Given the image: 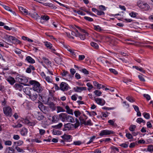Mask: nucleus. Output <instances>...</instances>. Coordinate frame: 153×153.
I'll list each match as a JSON object with an SVG mask.
<instances>
[{"label":"nucleus","instance_id":"1","mask_svg":"<svg viewBox=\"0 0 153 153\" xmlns=\"http://www.w3.org/2000/svg\"><path fill=\"white\" fill-rule=\"evenodd\" d=\"M74 124L70 123H67L64 125V128H63V131H70L72 130V128L74 127L75 128H77L80 125L79 121L77 118H76Z\"/></svg>","mask_w":153,"mask_h":153},{"label":"nucleus","instance_id":"2","mask_svg":"<svg viewBox=\"0 0 153 153\" xmlns=\"http://www.w3.org/2000/svg\"><path fill=\"white\" fill-rule=\"evenodd\" d=\"M31 84L33 85V89L35 91V92L37 91L40 93L43 90V88L38 82L33 81H31Z\"/></svg>","mask_w":153,"mask_h":153},{"label":"nucleus","instance_id":"3","mask_svg":"<svg viewBox=\"0 0 153 153\" xmlns=\"http://www.w3.org/2000/svg\"><path fill=\"white\" fill-rule=\"evenodd\" d=\"M12 109L10 106H6L3 108V111L6 116L11 117L13 115Z\"/></svg>","mask_w":153,"mask_h":153},{"label":"nucleus","instance_id":"4","mask_svg":"<svg viewBox=\"0 0 153 153\" xmlns=\"http://www.w3.org/2000/svg\"><path fill=\"white\" fill-rule=\"evenodd\" d=\"M39 99L42 100L45 104L47 105L51 102V98L49 96H43V97L40 96L39 97Z\"/></svg>","mask_w":153,"mask_h":153},{"label":"nucleus","instance_id":"5","mask_svg":"<svg viewBox=\"0 0 153 153\" xmlns=\"http://www.w3.org/2000/svg\"><path fill=\"white\" fill-rule=\"evenodd\" d=\"M3 38L8 42L13 43V42L15 39V37L9 35L5 33L3 34Z\"/></svg>","mask_w":153,"mask_h":153},{"label":"nucleus","instance_id":"6","mask_svg":"<svg viewBox=\"0 0 153 153\" xmlns=\"http://www.w3.org/2000/svg\"><path fill=\"white\" fill-rule=\"evenodd\" d=\"M45 45L47 48L50 49L51 51L56 55L59 56V54L52 47V44L47 41L44 42Z\"/></svg>","mask_w":153,"mask_h":153},{"label":"nucleus","instance_id":"7","mask_svg":"<svg viewBox=\"0 0 153 153\" xmlns=\"http://www.w3.org/2000/svg\"><path fill=\"white\" fill-rule=\"evenodd\" d=\"M16 79L17 81L22 84L26 83L28 81L26 77L20 76H17L16 77Z\"/></svg>","mask_w":153,"mask_h":153},{"label":"nucleus","instance_id":"8","mask_svg":"<svg viewBox=\"0 0 153 153\" xmlns=\"http://www.w3.org/2000/svg\"><path fill=\"white\" fill-rule=\"evenodd\" d=\"M61 74L63 77H65V78L68 80H70L72 78V76L69 74L68 72L64 70H62L61 72Z\"/></svg>","mask_w":153,"mask_h":153},{"label":"nucleus","instance_id":"9","mask_svg":"<svg viewBox=\"0 0 153 153\" xmlns=\"http://www.w3.org/2000/svg\"><path fill=\"white\" fill-rule=\"evenodd\" d=\"M65 48L70 52V54L73 58H76L78 55V53L76 51L72 48H69L66 46L65 47Z\"/></svg>","mask_w":153,"mask_h":153},{"label":"nucleus","instance_id":"10","mask_svg":"<svg viewBox=\"0 0 153 153\" xmlns=\"http://www.w3.org/2000/svg\"><path fill=\"white\" fill-rule=\"evenodd\" d=\"M114 133V132L112 131L108 130H102L100 131L99 135L101 136H102L112 134H113Z\"/></svg>","mask_w":153,"mask_h":153},{"label":"nucleus","instance_id":"11","mask_svg":"<svg viewBox=\"0 0 153 153\" xmlns=\"http://www.w3.org/2000/svg\"><path fill=\"white\" fill-rule=\"evenodd\" d=\"M75 121L74 118L72 116L68 115L67 114H66L65 122L74 123L75 122Z\"/></svg>","mask_w":153,"mask_h":153},{"label":"nucleus","instance_id":"12","mask_svg":"<svg viewBox=\"0 0 153 153\" xmlns=\"http://www.w3.org/2000/svg\"><path fill=\"white\" fill-rule=\"evenodd\" d=\"M31 93L29 95L30 98L33 101L36 100L37 97L38 95L36 92H35L34 90L32 91Z\"/></svg>","mask_w":153,"mask_h":153},{"label":"nucleus","instance_id":"13","mask_svg":"<svg viewBox=\"0 0 153 153\" xmlns=\"http://www.w3.org/2000/svg\"><path fill=\"white\" fill-rule=\"evenodd\" d=\"M69 88L68 85L66 83L62 82L60 85V89L63 91H67Z\"/></svg>","mask_w":153,"mask_h":153},{"label":"nucleus","instance_id":"14","mask_svg":"<svg viewBox=\"0 0 153 153\" xmlns=\"http://www.w3.org/2000/svg\"><path fill=\"white\" fill-rule=\"evenodd\" d=\"M94 100L98 104L102 106L103 105L105 102L103 99L99 98H94Z\"/></svg>","mask_w":153,"mask_h":153},{"label":"nucleus","instance_id":"15","mask_svg":"<svg viewBox=\"0 0 153 153\" xmlns=\"http://www.w3.org/2000/svg\"><path fill=\"white\" fill-rule=\"evenodd\" d=\"M139 7L145 10H147L149 8V5L146 3L142 2L140 4Z\"/></svg>","mask_w":153,"mask_h":153},{"label":"nucleus","instance_id":"16","mask_svg":"<svg viewBox=\"0 0 153 153\" xmlns=\"http://www.w3.org/2000/svg\"><path fill=\"white\" fill-rule=\"evenodd\" d=\"M87 88L86 87H81L76 86L74 88V90L75 91L77 92H81L83 91L86 90Z\"/></svg>","mask_w":153,"mask_h":153},{"label":"nucleus","instance_id":"17","mask_svg":"<svg viewBox=\"0 0 153 153\" xmlns=\"http://www.w3.org/2000/svg\"><path fill=\"white\" fill-rule=\"evenodd\" d=\"M6 79L11 85H13L16 82V80L14 78L10 76L7 77Z\"/></svg>","mask_w":153,"mask_h":153},{"label":"nucleus","instance_id":"18","mask_svg":"<svg viewBox=\"0 0 153 153\" xmlns=\"http://www.w3.org/2000/svg\"><path fill=\"white\" fill-rule=\"evenodd\" d=\"M33 89L32 88L30 87H26L23 89V91L24 93L27 95H29L31 93L32 91H33Z\"/></svg>","mask_w":153,"mask_h":153},{"label":"nucleus","instance_id":"19","mask_svg":"<svg viewBox=\"0 0 153 153\" xmlns=\"http://www.w3.org/2000/svg\"><path fill=\"white\" fill-rule=\"evenodd\" d=\"M19 9L22 13L25 15H28L30 14V13H28V11L27 9H25L22 7H19Z\"/></svg>","mask_w":153,"mask_h":153},{"label":"nucleus","instance_id":"20","mask_svg":"<svg viewBox=\"0 0 153 153\" xmlns=\"http://www.w3.org/2000/svg\"><path fill=\"white\" fill-rule=\"evenodd\" d=\"M40 22L42 23L44 22L43 21H47L49 19V16L46 15H42L40 19Z\"/></svg>","mask_w":153,"mask_h":153},{"label":"nucleus","instance_id":"21","mask_svg":"<svg viewBox=\"0 0 153 153\" xmlns=\"http://www.w3.org/2000/svg\"><path fill=\"white\" fill-rule=\"evenodd\" d=\"M66 114V113H62L59 114V118L62 122H65Z\"/></svg>","mask_w":153,"mask_h":153},{"label":"nucleus","instance_id":"22","mask_svg":"<svg viewBox=\"0 0 153 153\" xmlns=\"http://www.w3.org/2000/svg\"><path fill=\"white\" fill-rule=\"evenodd\" d=\"M71 136L70 135H67L64 134L62 136V138L64 139L65 140L67 141H70Z\"/></svg>","mask_w":153,"mask_h":153},{"label":"nucleus","instance_id":"23","mask_svg":"<svg viewBox=\"0 0 153 153\" xmlns=\"http://www.w3.org/2000/svg\"><path fill=\"white\" fill-rule=\"evenodd\" d=\"M14 88L16 90L21 91L23 88V86L19 84H16L14 86Z\"/></svg>","mask_w":153,"mask_h":153},{"label":"nucleus","instance_id":"24","mask_svg":"<svg viewBox=\"0 0 153 153\" xmlns=\"http://www.w3.org/2000/svg\"><path fill=\"white\" fill-rule=\"evenodd\" d=\"M47 105L49 106V107L52 111H54L56 110V107L55 105L53 102H51Z\"/></svg>","mask_w":153,"mask_h":153},{"label":"nucleus","instance_id":"25","mask_svg":"<svg viewBox=\"0 0 153 153\" xmlns=\"http://www.w3.org/2000/svg\"><path fill=\"white\" fill-rule=\"evenodd\" d=\"M26 59L30 63H34L35 62V60L30 56H27Z\"/></svg>","mask_w":153,"mask_h":153},{"label":"nucleus","instance_id":"26","mask_svg":"<svg viewBox=\"0 0 153 153\" xmlns=\"http://www.w3.org/2000/svg\"><path fill=\"white\" fill-rule=\"evenodd\" d=\"M38 103L39 104L38 105V108L40 109V110L43 112L45 111V106L42 104V103L41 102L39 101H38Z\"/></svg>","mask_w":153,"mask_h":153},{"label":"nucleus","instance_id":"27","mask_svg":"<svg viewBox=\"0 0 153 153\" xmlns=\"http://www.w3.org/2000/svg\"><path fill=\"white\" fill-rule=\"evenodd\" d=\"M36 118L39 120H42L44 118V117L43 115H42L41 114L39 113H38L36 117Z\"/></svg>","mask_w":153,"mask_h":153},{"label":"nucleus","instance_id":"28","mask_svg":"<svg viewBox=\"0 0 153 153\" xmlns=\"http://www.w3.org/2000/svg\"><path fill=\"white\" fill-rule=\"evenodd\" d=\"M59 119L57 115H54L52 116L51 121L53 123H56L59 120Z\"/></svg>","mask_w":153,"mask_h":153},{"label":"nucleus","instance_id":"29","mask_svg":"<svg viewBox=\"0 0 153 153\" xmlns=\"http://www.w3.org/2000/svg\"><path fill=\"white\" fill-rule=\"evenodd\" d=\"M115 120H108V122L110 124L113 126L116 127L117 126V124L115 123Z\"/></svg>","mask_w":153,"mask_h":153},{"label":"nucleus","instance_id":"30","mask_svg":"<svg viewBox=\"0 0 153 153\" xmlns=\"http://www.w3.org/2000/svg\"><path fill=\"white\" fill-rule=\"evenodd\" d=\"M30 15L32 18H33L36 19L37 20L39 17V16L38 14L36 13H34L33 14H30V15Z\"/></svg>","mask_w":153,"mask_h":153},{"label":"nucleus","instance_id":"31","mask_svg":"<svg viewBox=\"0 0 153 153\" xmlns=\"http://www.w3.org/2000/svg\"><path fill=\"white\" fill-rule=\"evenodd\" d=\"M27 132V129L25 128H23L21 131V134L23 136L26 135Z\"/></svg>","mask_w":153,"mask_h":153},{"label":"nucleus","instance_id":"32","mask_svg":"<svg viewBox=\"0 0 153 153\" xmlns=\"http://www.w3.org/2000/svg\"><path fill=\"white\" fill-rule=\"evenodd\" d=\"M63 126V124L62 123H59L58 124L53 126L52 127L54 129H59L61 128Z\"/></svg>","mask_w":153,"mask_h":153},{"label":"nucleus","instance_id":"33","mask_svg":"<svg viewBox=\"0 0 153 153\" xmlns=\"http://www.w3.org/2000/svg\"><path fill=\"white\" fill-rule=\"evenodd\" d=\"M1 5L6 10L10 11V12L12 13L13 14L15 13V12L13 11L12 10L10 9V7H9L4 4H2Z\"/></svg>","mask_w":153,"mask_h":153},{"label":"nucleus","instance_id":"34","mask_svg":"<svg viewBox=\"0 0 153 153\" xmlns=\"http://www.w3.org/2000/svg\"><path fill=\"white\" fill-rule=\"evenodd\" d=\"M43 62L47 65H49L51 64V62L46 57H43L42 58Z\"/></svg>","mask_w":153,"mask_h":153},{"label":"nucleus","instance_id":"35","mask_svg":"<svg viewBox=\"0 0 153 153\" xmlns=\"http://www.w3.org/2000/svg\"><path fill=\"white\" fill-rule=\"evenodd\" d=\"M93 26L94 29L97 31L100 32L102 30L101 27L99 25H94Z\"/></svg>","mask_w":153,"mask_h":153},{"label":"nucleus","instance_id":"36","mask_svg":"<svg viewBox=\"0 0 153 153\" xmlns=\"http://www.w3.org/2000/svg\"><path fill=\"white\" fill-rule=\"evenodd\" d=\"M133 68H135L137 70L140 71L142 72V73H145V71H144L143 70V69L142 68L139 67L138 66H133Z\"/></svg>","mask_w":153,"mask_h":153},{"label":"nucleus","instance_id":"37","mask_svg":"<svg viewBox=\"0 0 153 153\" xmlns=\"http://www.w3.org/2000/svg\"><path fill=\"white\" fill-rule=\"evenodd\" d=\"M94 93L95 95L97 97L100 96L102 94V93L101 91L98 90H96L94 92Z\"/></svg>","mask_w":153,"mask_h":153},{"label":"nucleus","instance_id":"38","mask_svg":"<svg viewBox=\"0 0 153 153\" xmlns=\"http://www.w3.org/2000/svg\"><path fill=\"white\" fill-rule=\"evenodd\" d=\"M65 110L62 107L58 106L57 107V113L60 112H65Z\"/></svg>","mask_w":153,"mask_h":153},{"label":"nucleus","instance_id":"39","mask_svg":"<svg viewBox=\"0 0 153 153\" xmlns=\"http://www.w3.org/2000/svg\"><path fill=\"white\" fill-rule=\"evenodd\" d=\"M136 128V126L135 125H131L129 127V129L131 131H134L135 130Z\"/></svg>","mask_w":153,"mask_h":153},{"label":"nucleus","instance_id":"40","mask_svg":"<svg viewBox=\"0 0 153 153\" xmlns=\"http://www.w3.org/2000/svg\"><path fill=\"white\" fill-rule=\"evenodd\" d=\"M74 114L76 117H78L81 114V113L79 110H76L74 112Z\"/></svg>","mask_w":153,"mask_h":153},{"label":"nucleus","instance_id":"41","mask_svg":"<svg viewBox=\"0 0 153 153\" xmlns=\"http://www.w3.org/2000/svg\"><path fill=\"white\" fill-rule=\"evenodd\" d=\"M45 80L48 83H51L53 80L52 79L48 76H46L45 77H44Z\"/></svg>","mask_w":153,"mask_h":153},{"label":"nucleus","instance_id":"42","mask_svg":"<svg viewBox=\"0 0 153 153\" xmlns=\"http://www.w3.org/2000/svg\"><path fill=\"white\" fill-rule=\"evenodd\" d=\"M147 150L149 152H153V145H149L148 146L147 148Z\"/></svg>","mask_w":153,"mask_h":153},{"label":"nucleus","instance_id":"43","mask_svg":"<svg viewBox=\"0 0 153 153\" xmlns=\"http://www.w3.org/2000/svg\"><path fill=\"white\" fill-rule=\"evenodd\" d=\"M136 122L139 123H143L144 124L145 123V121L143 120L141 118H139L137 119Z\"/></svg>","mask_w":153,"mask_h":153},{"label":"nucleus","instance_id":"44","mask_svg":"<svg viewBox=\"0 0 153 153\" xmlns=\"http://www.w3.org/2000/svg\"><path fill=\"white\" fill-rule=\"evenodd\" d=\"M143 115L145 118L147 119H148L150 118V115L148 113L144 112L143 114Z\"/></svg>","mask_w":153,"mask_h":153},{"label":"nucleus","instance_id":"45","mask_svg":"<svg viewBox=\"0 0 153 153\" xmlns=\"http://www.w3.org/2000/svg\"><path fill=\"white\" fill-rule=\"evenodd\" d=\"M138 77L140 80L142 82H145V79L143 77V75L142 74H140L138 75Z\"/></svg>","mask_w":153,"mask_h":153},{"label":"nucleus","instance_id":"46","mask_svg":"<svg viewBox=\"0 0 153 153\" xmlns=\"http://www.w3.org/2000/svg\"><path fill=\"white\" fill-rule=\"evenodd\" d=\"M126 99L130 102H133L134 101V99L131 97L128 96L126 97Z\"/></svg>","mask_w":153,"mask_h":153},{"label":"nucleus","instance_id":"47","mask_svg":"<svg viewBox=\"0 0 153 153\" xmlns=\"http://www.w3.org/2000/svg\"><path fill=\"white\" fill-rule=\"evenodd\" d=\"M86 85L88 87V90L89 91H90V90L93 88L92 85L90 83H87Z\"/></svg>","mask_w":153,"mask_h":153},{"label":"nucleus","instance_id":"48","mask_svg":"<svg viewBox=\"0 0 153 153\" xmlns=\"http://www.w3.org/2000/svg\"><path fill=\"white\" fill-rule=\"evenodd\" d=\"M84 125H89L91 126L92 125V123H91V120L90 119L87 120L86 122L85 121V123H84Z\"/></svg>","mask_w":153,"mask_h":153},{"label":"nucleus","instance_id":"49","mask_svg":"<svg viewBox=\"0 0 153 153\" xmlns=\"http://www.w3.org/2000/svg\"><path fill=\"white\" fill-rule=\"evenodd\" d=\"M109 70L111 72L113 73L115 75H117L118 74V73L117 71L114 69L113 68H110L109 69Z\"/></svg>","mask_w":153,"mask_h":153},{"label":"nucleus","instance_id":"50","mask_svg":"<svg viewBox=\"0 0 153 153\" xmlns=\"http://www.w3.org/2000/svg\"><path fill=\"white\" fill-rule=\"evenodd\" d=\"M91 45L92 46L96 48L97 49L98 48V44L95 42H91Z\"/></svg>","mask_w":153,"mask_h":153},{"label":"nucleus","instance_id":"51","mask_svg":"<svg viewBox=\"0 0 153 153\" xmlns=\"http://www.w3.org/2000/svg\"><path fill=\"white\" fill-rule=\"evenodd\" d=\"M41 124L43 127L45 128L46 126L48 125L47 122L46 120H43Z\"/></svg>","mask_w":153,"mask_h":153},{"label":"nucleus","instance_id":"52","mask_svg":"<svg viewBox=\"0 0 153 153\" xmlns=\"http://www.w3.org/2000/svg\"><path fill=\"white\" fill-rule=\"evenodd\" d=\"M79 119L80 120L82 124H84V123H85V120L84 119L83 117H79Z\"/></svg>","mask_w":153,"mask_h":153},{"label":"nucleus","instance_id":"53","mask_svg":"<svg viewBox=\"0 0 153 153\" xmlns=\"http://www.w3.org/2000/svg\"><path fill=\"white\" fill-rule=\"evenodd\" d=\"M13 43H15L16 44H21V42L20 41L16 39L15 37V39H14V41H13Z\"/></svg>","mask_w":153,"mask_h":153},{"label":"nucleus","instance_id":"54","mask_svg":"<svg viewBox=\"0 0 153 153\" xmlns=\"http://www.w3.org/2000/svg\"><path fill=\"white\" fill-rule=\"evenodd\" d=\"M97 14L98 15L101 16L102 15H104L105 14V13L103 11H102L101 10L99 11L98 10Z\"/></svg>","mask_w":153,"mask_h":153},{"label":"nucleus","instance_id":"55","mask_svg":"<svg viewBox=\"0 0 153 153\" xmlns=\"http://www.w3.org/2000/svg\"><path fill=\"white\" fill-rule=\"evenodd\" d=\"M143 95L144 97L148 100H149L151 99L150 96L148 94H144Z\"/></svg>","mask_w":153,"mask_h":153},{"label":"nucleus","instance_id":"56","mask_svg":"<svg viewBox=\"0 0 153 153\" xmlns=\"http://www.w3.org/2000/svg\"><path fill=\"white\" fill-rule=\"evenodd\" d=\"M82 144V142L80 141H77L74 142L73 144L75 145L79 146Z\"/></svg>","mask_w":153,"mask_h":153},{"label":"nucleus","instance_id":"57","mask_svg":"<svg viewBox=\"0 0 153 153\" xmlns=\"http://www.w3.org/2000/svg\"><path fill=\"white\" fill-rule=\"evenodd\" d=\"M95 137H96L95 136H93V137H91L90 138L89 141L88 142H87V144H88L92 142L94 140V139L95 138Z\"/></svg>","mask_w":153,"mask_h":153},{"label":"nucleus","instance_id":"58","mask_svg":"<svg viewBox=\"0 0 153 153\" xmlns=\"http://www.w3.org/2000/svg\"><path fill=\"white\" fill-rule=\"evenodd\" d=\"M82 72L85 74L86 75H88L89 74V71L85 68H83L82 69Z\"/></svg>","mask_w":153,"mask_h":153},{"label":"nucleus","instance_id":"59","mask_svg":"<svg viewBox=\"0 0 153 153\" xmlns=\"http://www.w3.org/2000/svg\"><path fill=\"white\" fill-rule=\"evenodd\" d=\"M39 130V134L41 135H43L44 134L45 132V130L42 129H40L38 128Z\"/></svg>","mask_w":153,"mask_h":153},{"label":"nucleus","instance_id":"60","mask_svg":"<svg viewBox=\"0 0 153 153\" xmlns=\"http://www.w3.org/2000/svg\"><path fill=\"white\" fill-rule=\"evenodd\" d=\"M70 72L71 74V76H72V77H73V75L76 72V71L74 69L71 68L70 69Z\"/></svg>","mask_w":153,"mask_h":153},{"label":"nucleus","instance_id":"61","mask_svg":"<svg viewBox=\"0 0 153 153\" xmlns=\"http://www.w3.org/2000/svg\"><path fill=\"white\" fill-rule=\"evenodd\" d=\"M77 95L76 94H74L71 96V99L74 101H76L77 99Z\"/></svg>","mask_w":153,"mask_h":153},{"label":"nucleus","instance_id":"62","mask_svg":"<svg viewBox=\"0 0 153 153\" xmlns=\"http://www.w3.org/2000/svg\"><path fill=\"white\" fill-rule=\"evenodd\" d=\"M137 13L134 12H131L129 13L130 16L132 17H135L137 16Z\"/></svg>","mask_w":153,"mask_h":153},{"label":"nucleus","instance_id":"63","mask_svg":"<svg viewBox=\"0 0 153 153\" xmlns=\"http://www.w3.org/2000/svg\"><path fill=\"white\" fill-rule=\"evenodd\" d=\"M126 136L128 139H131L133 138L132 135L130 133L126 134Z\"/></svg>","mask_w":153,"mask_h":153},{"label":"nucleus","instance_id":"64","mask_svg":"<svg viewBox=\"0 0 153 153\" xmlns=\"http://www.w3.org/2000/svg\"><path fill=\"white\" fill-rule=\"evenodd\" d=\"M99 8L100 10H106L105 7L102 5L99 6Z\"/></svg>","mask_w":153,"mask_h":153}]
</instances>
